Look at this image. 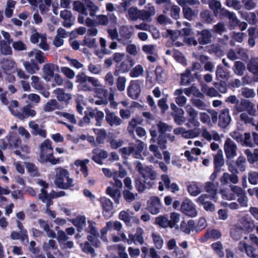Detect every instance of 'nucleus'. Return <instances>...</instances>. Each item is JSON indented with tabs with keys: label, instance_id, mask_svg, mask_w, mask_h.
I'll list each match as a JSON object with an SVG mask.
<instances>
[{
	"label": "nucleus",
	"instance_id": "13d9d810",
	"mask_svg": "<svg viewBox=\"0 0 258 258\" xmlns=\"http://www.w3.org/2000/svg\"><path fill=\"white\" fill-rule=\"evenodd\" d=\"M145 183H146L145 180L144 181L139 178H136L135 180V186L138 192H142L146 189Z\"/></svg>",
	"mask_w": 258,
	"mask_h": 258
},
{
	"label": "nucleus",
	"instance_id": "680f3d73",
	"mask_svg": "<svg viewBox=\"0 0 258 258\" xmlns=\"http://www.w3.org/2000/svg\"><path fill=\"white\" fill-rule=\"evenodd\" d=\"M161 149H165L166 148V135L159 134L157 138L156 141Z\"/></svg>",
	"mask_w": 258,
	"mask_h": 258
},
{
	"label": "nucleus",
	"instance_id": "37998d69",
	"mask_svg": "<svg viewBox=\"0 0 258 258\" xmlns=\"http://www.w3.org/2000/svg\"><path fill=\"white\" fill-rule=\"evenodd\" d=\"M222 236L221 232L217 229H212L210 231H207L205 234L206 239L216 240L219 239Z\"/></svg>",
	"mask_w": 258,
	"mask_h": 258
},
{
	"label": "nucleus",
	"instance_id": "de8ad7c7",
	"mask_svg": "<svg viewBox=\"0 0 258 258\" xmlns=\"http://www.w3.org/2000/svg\"><path fill=\"white\" fill-rule=\"evenodd\" d=\"M187 191L192 196L196 197L201 192V190L196 182L187 186Z\"/></svg>",
	"mask_w": 258,
	"mask_h": 258
},
{
	"label": "nucleus",
	"instance_id": "c85d7f7f",
	"mask_svg": "<svg viewBox=\"0 0 258 258\" xmlns=\"http://www.w3.org/2000/svg\"><path fill=\"white\" fill-rule=\"evenodd\" d=\"M87 78L88 77L83 72L79 73L76 76V82L80 83L82 90L85 91L91 90L90 87L86 84Z\"/></svg>",
	"mask_w": 258,
	"mask_h": 258
},
{
	"label": "nucleus",
	"instance_id": "20e7f679",
	"mask_svg": "<svg viewBox=\"0 0 258 258\" xmlns=\"http://www.w3.org/2000/svg\"><path fill=\"white\" fill-rule=\"evenodd\" d=\"M180 210L183 214L190 217H195L198 214L195 205L188 199H185L182 202Z\"/></svg>",
	"mask_w": 258,
	"mask_h": 258
},
{
	"label": "nucleus",
	"instance_id": "9d476101",
	"mask_svg": "<svg viewBox=\"0 0 258 258\" xmlns=\"http://www.w3.org/2000/svg\"><path fill=\"white\" fill-rule=\"evenodd\" d=\"M237 146L234 142L230 138H227L224 144V151L226 156L231 159L236 156Z\"/></svg>",
	"mask_w": 258,
	"mask_h": 258
},
{
	"label": "nucleus",
	"instance_id": "6e6d98bb",
	"mask_svg": "<svg viewBox=\"0 0 258 258\" xmlns=\"http://www.w3.org/2000/svg\"><path fill=\"white\" fill-rule=\"evenodd\" d=\"M242 229L238 228H234L230 230V234L231 238L237 241L241 239L242 236Z\"/></svg>",
	"mask_w": 258,
	"mask_h": 258
},
{
	"label": "nucleus",
	"instance_id": "0e129e2a",
	"mask_svg": "<svg viewBox=\"0 0 258 258\" xmlns=\"http://www.w3.org/2000/svg\"><path fill=\"white\" fill-rule=\"evenodd\" d=\"M207 225L206 220L204 218L201 217L199 218L198 223L197 224L196 223L195 231L197 233H199L205 229L207 226Z\"/></svg>",
	"mask_w": 258,
	"mask_h": 258
},
{
	"label": "nucleus",
	"instance_id": "6ab92c4d",
	"mask_svg": "<svg viewBox=\"0 0 258 258\" xmlns=\"http://www.w3.org/2000/svg\"><path fill=\"white\" fill-rule=\"evenodd\" d=\"M105 112L106 120L110 126H118L121 123V119L115 115L114 112L110 111L108 109H105Z\"/></svg>",
	"mask_w": 258,
	"mask_h": 258
},
{
	"label": "nucleus",
	"instance_id": "0eeeda50",
	"mask_svg": "<svg viewBox=\"0 0 258 258\" xmlns=\"http://www.w3.org/2000/svg\"><path fill=\"white\" fill-rule=\"evenodd\" d=\"M224 161L222 154L219 152L214 156V172L212 173L210 177V179L214 181L217 177L218 172L221 170V167L224 165Z\"/></svg>",
	"mask_w": 258,
	"mask_h": 258
},
{
	"label": "nucleus",
	"instance_id": "1a4fd4ad",
	"mask_svg": "<svg viewBox=\"0 0 258 258\" xmlns=\"http://www.w3.org/2000/svg\"><path fill=\"white\" fill-rule=\"evenodd\" d=\"M148 211L153 215L157 214L160 212L161 203L160 199L156 196L150 198L147 202Z\"/></svg>",
	"mask_w": 258,
	"mask_h": 258
},
{
	"label": "nucleus",
	"instance_id": "6e6552de",
	"mask_svg": "<svg viewBox=\"0 0 258 258\" xmlns=\"http://www.w3.org/2000/svg\"><path fill=\"white\" fill-rule=\"evenodd\" d=\"M32 106L28 104L22 108V112L18 111L15 113V116L21 120H24L29 117H34L36 115V111L32 109Z\"/></svg>",
	"mask_w": 258,
	"mask_h": 258
},
{
	"label": "nucleus",
	"instance_id": "3c124183",
	"mask_svg": "<svg viewBox=\"0 0 258 258\" xmlns=\"http://www.w3.org/2000/svg\"><path fill=\"white\" fill-rule=\"evenodd\" d=\"M152 237L156 248L158 249H161L163 244V240L161 236L159 234L153 233L152 234Z\"/></svg>",
	"mask_w": 258,
	"mask_h": 258
},
{
	"label": "nucleus",
	"instance_id": "ddd939ff",
	"mask_svg": "<svg viewBox=\"0 0 258 258\" xmlns=\"http://www.w3.org/2000/svg\"><path fill=\"white\" fill-rule=\"evenodd\" d=\"M43 78L48 82L54 77V71L58 70V66L51 63L45 64L43 67Z\"/></svg>",
	"mask_w": 258,
	"mask_h": 258
},
{
	"label": "nucleus",
	"instance_id": "4c0bfd02",
	"mask_svg": "<svg viewBox=\"0 0 258 258\" xmlns=\"http://www.w3.org/2000/svg\"><path fill=\"white\" fill-rule=\"evenodd\" d=\"M15 62L11 59H4L2 62V67L6 74L10 72L14 69Z\"/></svg>",
	"mask_w": 258,
	"mask_h": 258
},
{
	"label": "nucleus",
	"instance_id": "aec40b11",
	"mask_svg": "<svg viewBox=\"0 0 258 258\" xmlns=\"http://www.w3.org/2000/svg\"><path fill=\"white\" fill-rule=\"evenodd\" d=\"M119 34L120 38L119 39V42L123 45L131 43L129 40L131 39L132 33L130 29L126 26H122L119 30Z\"/></svg>",
	"mask_w": 258,
	"mask_h": 258
},
{
	"label": "nucleus",
	"instance_id": "774afa93",
	"mask_svg": "<svg viewBox=\"0 0 258 258\" xmlns=\"http://www.w3.org/2000/svg\"><path fill=\"white\" fill-rule=\"evenodd\" d=\"M229 25L234 28L236 27H238V24L240 23V21L237 19L236 16L234 13H232L228 17Z\"/></svg>",
	"mask_w": 258,
	"mask_h": 258
},
{
	"label": "nucleus",
	"instance_id": "8fccbe9b",
	"mask_svg": "<svg viewBox=\"0 0 258 258\" xmlns=\"http://www.w3.org/2000/svg\"><path fill=\"white\" fill-rule=\"evenodd\" d=\"M183 13L184 17L189 20H191L194 17L197 15V12L192 10L191 8L189 7H184L183 8Z\"/></svg>",
	"mask_w": 258,
	"mask_h": 258
},
{
	"label": "nucleus",
	"instance_id": "f3484780",
	"mask_svg": "<svg viewBox=\"0 0 258 258\" xmlns=\"http://www.w3.org/2000/svg\"><path fill=\"white\" fill-rule=\"evenodd\" d=\"M231 120L228 110L224 109L219 114L218 125L220 127L225 128L230 124Z\"/></svg>",
	"mask_w": 258,
	"mask_h": 258
},
{
	"label": "nucleus",
	"instance_id": "7ed1b4c3",
	"mask_svg": "<svg viewBox=\"0 0 258 258\" xmlns=\"http://www.w3.org/2000/svg\"><path fill=\"white\" fill-rule=\"evenodd\" d=\"M89 224L88 229L86 230L88 233L91 235L87 236V240L90 242L91 244L96 248H98L100 246V241L98 239L99 237V233L97 231V228L94 226L96 224L95 222L93 221L88 220Z\"/></svg>",
	"mask_w": 258,
	"mask_h": 258
},
{
	"label": "nucleus",
	"instance_id": "58836bf2",
	"mask_svg": "<svg viewBox=\"0 0 258 258\" xmlns=\"http://www.w3.org/2000/svg\"><path fill=\"white\" fill-rule=\"evenodd\" d=\"M41 156H43L47 152H52L53 149L51 147V142L49 139L45 140L40 146Z\"/></svg>",
	"mask_w": 258,
	"mask_h": 258
},
{
	"label": "nucleus",
	"instance_id": "423d86ee",
	"mask_svg": "<svg viewBox=\"0 0 258 258\" xmlns=\"http://www.w3.org/2000/svg\"><path fill=\"white\" fill-rule=\"evenodd\" d=\"M235 109L238 112L246 110L251 115H255L256 113V110L254 108L253 103L244 99H241L239 104L235 105Z\"/></svg>",
	"mask_w": 258,
	"mask_h": 258
},
{
	"label": "nucleus",
	"instance_id": "5701e85b",
	"mask_svg": "<svg viewBox=\"0 0 258 258\" xmlns=\"http://www.w3.org/2000/svg\"><path fill=\"white\" fill-rule=\"evenodd\" d=\"M23 64L26 71L30 74H34L40 70L38 63L34 59L24 61Z\"/></svg>",
	"mask_w": 258,
	"mask_h": 258
},
{
	"label": "nucleus",
	"instance_id": "39448f33",
	"mask_svg": "<svg viewBox=\"0 0 258 258\" xmlns=\"http://www.w3.org/2000/svg\"><path fill=\"white\" fill-rule=\"evenodd\" d=\"M102 208L103 215L106 219L110 218L113 215V203L111 201L105 197H101L99 200Z\"/></svg>",
	"mask_w": 258,
	"mask_h": 258
},
{
	"label": "nucleus",
	"instance_id": "f8f14e48",
	"mask_svg": "<svg viewBox=\"0 0 258 258\" xmlns=\"http://www.w3.org/2000/svg\"><path fill=\"white\" fill-rule=\"evenodd\" d=\"M198 43L201 45H206L211 42L212 32L209 29L198 31L197 33Z\"/></svg>",
	"mask_w": 258,
	"mask_h": 258
},
{
	"label": "nucleus",
	"instance_id": "e433bc0d",
	"mask_svg": "<svg viewBox=\"0 0 258 258\" xmlns=\"http://www.w3.org/2000/svg\"><path fill=\"white\" fill-rule=\"evenodd\" d=\"M73 10L85 16L88 15L85 5L81 1H77L73 3Z\"/></svg>",
	"mask_w": 258,
	"mask_h": 258
},
{
	"label": "nucleus",
	"instance_id": "f704fd0d",
	"mask_svg": "<svg viewBox=\"0 0 258 258\" xmlns=\"http://www.w3.org/2000/svg\"><path fill=\"white\" fill-rule=\"evenodd\" d=\"M145 180L150 179L154 180L156 178V173L153 170L151 167L146 166L145 167L143 171L141 174Z\"/></svg>",
	"mask_w": 258,
	"mask_h": 258
},
{
	"label": "nucleus",
	"instance_id": "a19ab883",
	"mask_svg": "<svg viewBox=\"0 0 258 258\" xmlns=\"http://www.w3.org/2000/svg\"><path fill=\"white\" fill-rule=\"evenodd\" d=\"M212 248L214 250L217 255L222 258L224 256V253L223 249V245L220 241H217L211 244Z\"/></svg>",
	"mask_w": 258,
	"mask_h": 258
},
{
	"label": "nucleus",
	"instance_id": "2f4dec72",
	"mask_svg": "<svg viewBox=\"0 0 258 258\" xmlns=\"http://www.w3.org/2000/svg\"><path fill=\"white\" fill-rule=\"evenodd\" d=\"M155 14V9L154 7H150L147 10H143L141 11L140 19L143 21H148L150 19L151 17Z\"/></svg>",
	"mask_w": 258,
	"mask_h": 258
},
{
	"label": "nucleus",
	"instance_id": "5fc2aeb1",
	"mask_svg": "<svg viewBox=\"0 0 258 258\" xmlns=\"http://www.w3.org/2000/svg\"><path fill=\"white\" fill-rule=\"evenodd\" d=\"M211 32L222 35V34L225 32L226 28L224 25L221 22H219L217 24L213 26V28L210 29Z\"/></svg>",
	"mask_w": 258,
	"mask_h": 258
},
{
	"label": "nucleus",
	"instance_id": "c03bdc74",
	"mask_svg": "<svg viewBox=\"0 0 258 258\" xmlns=\"http://www.w3.org/2000/svg\"><path fill=\"white\" fill-rule=\"evenodd\" d=\"M209 6L211 10L213 11V13L216 17L218 16V12L220 7L221 4L220 1L217 0H210L209 2Z\"/></svg>",
	"mask_w": 258,
	"mask_h": 258
},
{
	"label": "nucleus",
	"instance_id": "f03ea898",
	"mask_svg": "<svg viewBox=\"0 0 258 258\" xmlns=\"http://www.w3.org/2000/svg\"><path fill=\"white\" fill-rule=\"evenodd\" d=\"M135 64V61L130 55H126L119 63L116 64L114 75L118 76L120 74L127 73Z\"/></svg>",
	"mask_w": 258,
	"mask_h": 258
},
{
	"label": "nucleus",
	"instance_id": "603ef678",
	"mask_svg": "<svg viewBox=\"0 0 258 258\" xmlns=\"http://www.w3.org/2000/svg\"><path fill=\"white\" fill-rule=\"evenodd\" d=\"M144 70L141 64L137 65L133 69H131L130 75L132 78L138 77L143 73Z\"/></svg>",
	"mask_w": 258,
	"mask_h": 258
},
{
	"label": "nucleus",
	"instance_id": "09e8293b",
	"mask_svg": "<svg viewBox=\"0 0 258 258\" xmlns=\"http://www.w3.org/2000/svg\"><path fill=\"white\" fill-rule=\"evenodd\" d=\"M141 11L137 8L131 7L128 11V14L130 19L133 21H136L140 17Z\"/></svg>",
	"mask_w": 258,
	"mask_h": 258
},
{
	"label": "nucleus",
	"instance_id": "f257e3e1",
	"mask_svg": "<svg viewBox=\"0 0 258 258\" xmlns=\"http://www.w3.org/2000/svg\"><path fill=\"white\" fill-rule=\"evenodd\" d=\"M54 183L56 187L62 189H71L75 185L69 171L61 167L57 168Z\"/></svg>",
	"mask_w": 258,
	"mask_h": 258
},
{
	"label": "nucleus",
	"instance_id": "4be33fe9",
	"mask_svg": "<svg viewBox=\"0 0 258 258\" xmlns=\"http://www.w3.org/2000/svg\"><path fill=\"white\" fill-rule=\"evenodd\" d=\"M196 222L193 220H189L187 222L182 221L180 223V230L186 234H189L191 231L196 229Z\"/></svg>",
	"mask_w": 258,
	"mask_h": 258
},
{
	"label": "nucleus",
	"instance_id": "9b49d317",
	"mask_svg": "<svg viewBox=\"0 0 258 258\" xmlns=\"http://www.w3.org/2000/svg\"><path fill=\"white\" fill-rule=\"evenodd\" d=\"M141 92V87L138 81H131L127 88L128 96L133 99H137L139 98Z\"/></svg>",
	"mask_w": 258,
	"mask_h": 258
},
{
	"label": "nucleus",
	"instance_id": "dca6fc26",
	"mask_svg": "<svg viewBox=\"0 0 258 258\" xmlns=\"http://www.w3.org/2000/svg\"><path fill=\"white\" fill-rule=\"evenodd\" d=\"M143 234V229L141 227H138L137 228L136 233L135 234L132 233L129 234V241L128 242V244H131L133 243L136 244V242L140 244H143L144 242Z\"/></svg>",
	"mask_w": 258,
	"mask_h": 258
},
{
	"label": "nucleus",
	"instance_id": "cd10ccee",
	"mask_svg": "<svg viewBox=\"0 0 258 258\" xmlns=\"http://www.w3.org/2000/svg\"><path fill=\"white\" fill-rule=\"evenodd\" d=\"M216 78L219 81H228L230 77V73L227 70H225L223 66L218 65L216 71Z\"/></svg>",
	"mask_w": 258,
	"mask_h": 258
},
{
	"label": "nucleus",
	"instance_id": "c756f323",
	"mask_svg": "<svg viewBox=\"0 0 258 258\" xmlns=\"http://www.w3.org/2000/svg\"><path fill=\"white\" fill-rule=\"evenodd\" d=\"M73 224L77 227L78 232H81L86 225V219L84 216H78L72 221Z\"/></svg>",
	"mask_w": 258,
	"mask_h": 258
},
{
	"label": "nucleus",
	"instance_id": "7c9ffc66",
	"mask_svg": "<svg viewBox=\"0 0 258 258\" xmlns=\"http://www.w3.org/2000/svg\"><path fill=\"white\" fill-rule=\"evenodd\" d=\"M8 141L10 148H18L22 143L17 134L12 132L10 133Z\"/></svg>",
	"mask_w": 258,
	"mask_h": 258
},
{
	"label": "nucleus",
	"instance_id": "a18cd8bd",
	"mask_svg": "<svg viewBox=\"0 0 258 258\" xmlns=\"http://www.w3.org/2000/svg\"><path fill=\"white\" fill-rule=\"evenodd\" d=\"M58 103L55 99H51L46 103L44 106V110L45 112H50L58 108Z\"/></svg>",
	"mask_w": 258,
	"mask_h": 258
},
{
	"label": "nucleus",
	"instance_id": "4468645a",
	"mask_svg": "<svg viewBox=\"0 0 258 258\" xmlns=\"http://www.w3.org/2000/svg\"><path fill=\"white\" fill-rule=\"evenodd\" d=\"M60 17L64 20L63 26L66 28H70L75 21V17L73 16L71 11L64 10L60 12Z\"/></svg>",
	"mask_w": 258,
	"mask_h": 258
},
{
	"label": "nucleus",
	"instance_id": "72a5a7b5",
	"mask_svg": "<svg viewBox=\"0 0 258 258\" xmlns=\"http://www.w3.org/2000/svg\"><path fill=\"white\" fill-rule=\"evenodd\" d=\"M244 153L250 164H253L258 161V149H255L253 153H252L250 149H247L244 151Z\"/></svg>",
	"mask_w": 258,
	"mask_h": 258
},
{
	"label": "nucleus",
	"instance_id": "bb28decb",
	"mask_svg": "<svg viewBox=\"0 0 258 258\" xmlns=\"http://www.w3.org/2000/svg\"><path fill=\"white\" fill-rule=\"evenodd\" d=\"M29 126L33 130L32 134L35 136L39 135L42 138H46L47 132L45 130L40 128L39 125L34 121H31L29 123Z\"/></svg>",
	"mask_w": 258,
	"mask_h": 258
},
{
	"label": "nucleus",
	"instance_id": "338daca9",
	"mask_svg": "<svg viewBox=\"0 0 258 258\" xmlns=\"http://www.w3.org/2000/svg\"><path fill=\"white\" fill-rule=\"evenodd\" d=\"M234 67L235 68L234 70L235 73L238 75H242L243 71L245 69L244 63L241 61H237L235 62Z\"/></svg>",
	"mask_w": 258,
	"mask_h": 258
},
{
	"label": "nucleus",
	"instance_id": "a878e982",
	"mask_svg": "<svg viewBox=\"0 0 258 258\" xmlns=\"http://www.w3.org/2000/svg\"><path fill=\"white\" fill-rule=\"evenodd\" d=\"M194 81V76L191 74V71L187 69L184 73L181 74L180 84L186 86Z\"/></svg>",
	"mask_w": 258,
	"mask_h": 258
},
{
	"label": "nucleus",
	"instance_id": "b1692460",
	"mask_svg": "<svg viewBox=\"0 0 258 258\" xmlns=\"http://www.w3.org/2000/svg\"><path fill=\"white\" fill-rule=\"evenodd\" d=\"M220 181L221 183V185H224L229 182L235 184L238 182V178L236 174H229L227 172H225L220 177Z\"/></svg>",
	"mask_w": 258,
	"mask_h": 258
},
{
	"label": "nucleus",
	"instance_id": "ea45409f",
	"mask_svg": "<svg viewBox=\"0 0 258 258\" xmlns=\"http://www.w3.org/2000/svg\"><path fill=\"white\" fill-rule=\"evenodd\" d=\"M80 247L84 252L90 254L92 256L95 255V250L92 247L90 241H85L84 243H81Z\"/></svg>",
	"mask_w": 258,
	"mask_h": 258
},
{
	"label": "nucleus",
	"instance_id": "a211bd4d",
	"mask_svg": "<svg viewBox=\"0 0 258 258\" xmlns=\"http://www.w3.org/2000/svg\"><path fill=\"white\" fill-rule=\"evenodd\" d=\"M187 124H190L192 126L197 127L200 124L198 121V112L192 107H190L186 109Z\"/></svg>",
	"mask_w": 258,
	"mask_h": 258
},
{
	"label": "nucleus",
	"instance_id": "bf43d9fd",
	"mask_svg": "<svg viewBox=\"0 0 258 258\" xmlns=\"http://www.w3.org/2000/svg\"><path fill=\"white\" fill-rule=\"evenodd\" d=\"M246 163V159L244 156H240L237 159L235 164L237 168L240 171H244L245 170V163Z\"/></svg>",
	"mask_w": 258,
	"mask_h": 258
},
{
	"label": "nucleus",
	"instance_id": "052dcab7",
	"mask_svg": "<svg viewBox=\"0 0 258 258\" xmlns=\"http://www.w3.org/2000/svg\"><path fill=\"white\" fill-rule=\"evenodd\" d=\"M168 218L163 216H159L155 219L156 224L164 228L168 227Z\"/></svg>",
	"mask_w": 258,
	"mask_h": 258
},
{
	"label": "nucleus",
	"instance_id": "49530a36",
	"mask_svg": "<svg viewBox=\"0 0 258 258\" xmlns=\"http://www.w3.org/2000/svg\"><path fill=\"white\" fill-rule=\"evenodd\" d=\"M32 86L37 90L42 91L43 88V84L40 80V78L36 76H32L31 77Z\"/></svg>",
	"mask_w": 258,
	"mask_h": 258
},
{
	"label": "nucleus",
	"instance_id": "4d7b16f0",
	"mask_svg": "<svg viewBox=\"0 0 258 258\" xmlns=\"http://www.w3.org/2000/svg\"><path fill=\"white\" fill-rule=\"evenodd\" d=\"M227 81H220V82H215L214 84L215 88L222 93H225L227 91Z\"/></svg>",
	"mask_w": 258,
	"mask_h": 258
},
{
	"label": "nucleus",
	"instance_id": "412c9836",
	"mask_svg": "<svg viewBox=\"0 0 258 258\" xmlns=\"http://www.w3.org/2000/svg\"><path fill=\"white\" fill-rule=\"evenodd\" d=\"M200 19L201 23L203 24H210L214 22V17L211 11L208 10H205L201 12Z\"/></svg>",
	"mask_w": 258,
	"mask_h": 258
},
{
	"label": "nucleus",
	"instance_id": "473e14b6",
	"mask_svg": "<svg viewBox=\"0 0 258 258\" xmlns=\"http://www.w3.org/2000/svg\"><path fill=\"white\" fill-rule=\"evenodd\" d=\"M248 70L253 74V81L258 82V63L255 61H251L247 65Z\"/></svg>",
	"mask_w": 258,
	"mask_h": 258
},
{
	"label": "nucleus",
	"instance_id": "c9c22d12",
	"mask_svg": "<svg viewBox=\"0 0 258 258\" xmlns=\"http://www.w3.org/2000/svg\"><path fill=\"white\" fill-rule=\"evenodd\" d=\"M106 193L113 199L115 203H119L120 194L118 189L108 186L106 188Z\"/></svg>",
	"mask_w": 258,
	"mask_h": 258
},
{
	"label": "nucleus",
	"instance_id": "393cba45",
	"mask_svg": "<svg viewBox=\"0 0 258 258\" xmlns=\"http://www.w3.org/2000/svg\"><path fill=\"white\" fill-rule=\"evenodd\" d=\"M54 93L56 96V98L59 101H63L66 103H68L72 98L70 94L66 93L63 89L56 88Z\"/></svg>",
	"mask_w": 258,
	"mask_h": 258
},
{
	"label": "nucleus",
	"instance_id": "2eb2a0df",
	"mask_svg": "<svg viewBox=\"0 0 258 258\" xmlns=\"http://www.w3.org/2000/svg\"><path fill=\"white\" fill-rule=\"evenodd\" d=\"M208 181L206 183L205 189L206 192L209 193L210 196V199L215 201L217 200V194L219 187V183L216 182L214 183V181Z\"/></svg>",
	"mask_w": 258,
	"mask_h": 258
},
{
	"label": "nucleus",
	"instance_id": "69168bd1",
	"mask_svg": "<svg viewBox=\"0 0 258 258\" xmlns=\"http://www.w3.org/2000/svg\"><path fill=\"white\" fill-rule=\"evenodd\" d=\"M243 246L247 256L251 258L256 257V254L254 253V248L251 245L245 242L243 243Z\"/></svg>",
	"mask_w": 258,
	"mask_h": 258
},
{
	"label": "nucleus",
	"instance_id": "79ce46f5",
	"mask_svg": "<svg viewBox=\"0 0 258 258\" xmlns=\"http://www.w3.org/2000/svg\"><path fill=\"white\" fill-rule=\"evenodd\" d=\"M131 147L134 149V153L136 155H141V153L144 150V143L142 141L137 139L136 140V144L133 146H131Z\"/></svg>",
	"mask_w": 258,
	"mask_h": 258
},
{
	"label": "nucleus",
	"instance_id": "e2e57ef3",
	"mask_svg": "<svg viewBox=\"0 0 258 258\" xmlns=\"http://www.w3.org/2000/svg\"><path fill=\"white\" fill-rule=\"evenodd\" d=\"M97 21L96 24L97 25L106 26L109 23V19L107 16L104 15H99L96 16Z\"/></svg>",
	"mask_w": 258,
	"mask_h": 258
},
{
	"label": "nucleus",
	"instance_id": "864d4df0",
	"mask_svg": "<svg viewBox=\"0 0 258 258\" xmlns=\"http://www.w3.org/2000/svg\"><path fill=\"white\" fill-rule=\"evenodd\" d=\"M81 44L84 46H87L90 48L95 47L96 46V39L91 38L89 36H85Z\"/></svg>",
	"mask_w": 258,
	"mask_h": 258
}]
</instances>
